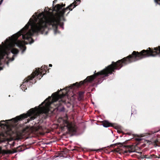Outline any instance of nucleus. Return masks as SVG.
Instances as JSON below:
<instances>
[{
  "instance_id": "f257e3e1",
  "label": "nucleus",
  "mask_w": 160,
  "mask_h": 160,
  "mask_svg": "<svg viewBox=\"0 0 160 160\" xmlns=\"http://www.w3.org/2000/svg\"><path fill=\"white\" fill-rule=\"evenodd\" d=\"M52 5L53 11L57 12L56 15L49 11L48 8H46L44 12H42L40 10L34 13L22 29L7 38L4 43L2 42V45L0 44V66L5 62L8 65L10 62L14 60L19 52L17 49L13 48L15 45L22 50V53L23 54L26 49L24 44H31L34 42L31 37L34 33L47 35L48 33L47 29L48 27L49 28H52L56 34L58 32L57 29L58 25L63 29V23L61 21H65L64 14L68 10L72 11L77 6L72 3L60 11L65 4H58L54 7L53 3ZM2 69V67L0 66V70Z\"/></svg>"
},
{
  "instance_id": "f03ea898",
  "label": "nucleus",
  "mask_w": 160,
  "mask_h": 160,
  "mask_svg": "<svg viewBox=\"0 0 160 160\" xmlns=\"http://www.w3.org/2000/svg\"><path fill=\"white\" fill-rule=\"evenodd\" d=\"M59 92L58 91L52 94L51 96L49 97L38 107L31 109L26 114H23L11 119L1 121L0 122V127L3 126L7 128L12 126L13 123H16L19 121L27 118V117H30L29 119H27L28 122V120L29 121L33 120L41 114L47 113L49 110L50 105L57 101L59 98L64 97L67 94L62 93L59 95Z\"/></svg>"
},
{
  "instance_id": "7ed1b4c3",
  "label": "nucleus",
  "mask_w": 160,
  "mask_h": 160,
  "mask_svg": "<svg viewBox=\"0 0 160 160\" xmlns=\"http://www.w3.org/2000/svg\"><path fill=\"white\" fill-rule=\"evenodd\" d=\"M129 58L128 56L122 59L119 60L116 62H112V64L106 67L105 68L100 71L96 73V71L94 72V74H95V77L99 75H104L105 77L108 76L109 74H111L112 72H114V70L119 69L123 66L130 63L128 61Z\"/></svg>"
},
{
  "instance_id": "20e7f679",
  "label": "nucleus",
  "mask_w": 160,
  "mask_h": 160,
  "mask_svg": "<svg viewBox=\"0 0 160 160\" xmlns=\"http://www.w3.org/2000/svg\"><path fill=\"white\" fill-rule=\"evenodd\" d=\"M46 68V69L48 68V67L47 66H45L44 65V66H42L41 69L39 68L38 70H36L34 72H33L32 74H31V76H28L27 78H26L24 79L25 81L23 82L22 84L20 86V88L22 89V90H23L25 91V90L27 89V88H25V87H24V86L25 85V84L29 80H31L32 78H34L35 76V75H38L39 74V72H40V71L41 70L43 69V68Z\"/></svg>"
},
{
  "instance_id": "39448f33",
  "label": "nucleus",
  "mask_w": 160,
  "mask_h": 160,
  "mask_svg": "<svg viewBox=\"0 0 160 160\" xmlns=\"http://www.w3.org/2000/svg\"><path fill=\"white\" fill-rule=\"evenodd\" d=\"M95 74H93L92 75L88 76L87 78L83 81H80L79 83L76 82L75 83H73L72 86L70 87H67L66 88L65 90H67L69 88H72L73 86L77 85V87H79L81 85H82L84 83H91L96 78Z\"/></svg>"
},
{
  "instance_id": "423d86ee",
  "label": "nucleus",
  "mask_w": 160,
  "mask_h": 160,
  "mask_svg": "<svg viewBox=\"0 0 160 160\" xmlns=\"http://www.w3.org/2000/svg\"><path fill=\"white\" fill-rule=\"evenodd\" d=\"M66 127L68 128V131L71 133L74 132L76 131V128L72 124L69 123L68 122H67Z\"/></svg>"
},
{
  "instance_id": "0eeeda50",
  "label": "nucleus",
  "mask_w": 160,
  "mask_h": 160,
  "mask_svg": "<svg viewBox=\"0 0 160 160\" xmlns=\"http://www.w3.org/2000/svg\"><path fill=\"white\" fill-rule=\"evenodd\" d=\"M102 125L104 127L108 128L111 126V124L108 121H105L103 123Z\"/></svg>"
},
{
  "instance_id": "6e6552de",
  "label": "nucleus",
  "mask_w": 160,
  "mask_h": 160,
  "mask_svg": "<svg viewBox=\"0 0 160 160\" xmlns=\"http://www.w3.org/2000/svg\"><path fill=\"white\" fill-rule=\"evenodd\" d=\"M127 147H128V148H130L131 149V150H128V152H129V153H130L132 152H135V151H132V146H128Z\"/></svg>"
},
{
  "instance_id": "1a4fd4ad",
  "label": "nucleus",
  "mask_w": 160,
  "mask_h": 160,
  "mask_svg": "<svg viewBox=\"0 0 160 160\" xmlns=\"http://www.w3.org/2000/svg\"><path fill=\"white\" fill-rule=\"evenodd\" d=\"M154 1L156 4L160 5V3L159 2H160V0H154Z\"/></svg>"
},
{
  "instance_id": "9d476101",
  "label": "nucleus",
  "mask_w": 160,
  "mask_h": 160,
  "mask_svg": "<svg viewBox=\"0 0 160 160\" xmlns=\"http://www.w3.org/2000/svg\"><path fill=\"white\" fill-rule=\"evenodd\" d=\"M153 156H154V155L152 154L147 157V158L151 159L153 157Z\"/></svg>"
},
{
  "instance_id": "9b49d317",
  "label": "nucleus",
  "mask_w": 160,
  "mask_h": 160,
  "mask_svg": "<svg viewBox=\"0 0 160 160\" xmlns=\"http://www.w3.org/2000/svg\"><path fill=\"white\" fill-rule=\"evenodd\" d=\"M142 139V138H135V140L136 141H139V142L141 141Z\"/></svg>"
},
{
  "instance_id": "f8f14e48",
  "label": "nucleus",
  "mask_w": 160,
  "mask_h": 160,
  "mask_svg": "<svg viewBox=\"0 0 160 160\" xmlns=\"http://www.w3.org/2000/svg\"><path fill=\"white\" fill-rule=\"evenodd\" d=\"M83 93V92H79V96L80 98H82V95Z\"/></svg>"
},
{
  "instance_id": "ddd939ff",
  "label": "nucleus",
  "mask_w": 160,
  "mask_h": 160,
  "mask_svg": "<svg viewBox=\"0 0 160 160\" xmlns=\"http://www.w3.org/2000/svg\"><path fill=\"white\" fill-rule=\"evenodd\" d=\"M158 142V140H154L153 142V143H156Z\"/></svg>"
},
{
  "instance_id": "4468645a",
  "label": "nucleus",
  "mask_w": 160,
  "mask_h": 160,
  "mask_svg": "<svg viewBox=\"0 0 160 160\" xmlns=\"http://www.w3.org/2000/svg\"><path fill=\"white\" fill-rule=\"evenodd\" d=\"M147 158V157H146V155H145V156L143 155L142 157V158Z\"/></svg>"
},
{
  "instance_id": "2eb2a0df",
  "label": "nucleus",
  "mask_w": 160,
  "mask_h": 160,
  "mask_svg": "<svg viewBox=\"0 0 160 160\" xmlns=\"http://www.w3.org/2000/svg\"><path fill=\"white\" fill-rule=\"evenodd\" d=\"M154 147H157V146H158V145H157V143H154Z\"/></svg>"
},
{
  "instance_id": "dca6fc26",
  "label": "nucleus",
  "mask_w": 160,
  "mask_h": 160,
  "mask_svg": "<svg viewBox=\"0 0 160 160\" xmlns=\"http://www.w3.org/2000/svg\"><path fill=\"white\" fill-rule=\"evenodd\" d=\"M153 157H154V158H158V157L157 156H156L155 155H154V156H153Z\"/></svg>"
},
{
  "instance_id": "f3484780",
  "label": "nucleus",
  "mask_w": 160,
  "mask_h": 160,
  "mask_svg": "<svg viewBox=\"0 0 160 160\" xmlns=\"http://www.w3.org/2000/svg\"><path fill=\"white\" fill-rule=\"evenodd\" d=\"M137 153L140 154V155H141L142 154V152H136Z\"/></svg>"
},
{
  "instance_id": "a211bd4d",
  "label": "nucleus",
  "mask_w": 160,
  "mask_h": 160,
  "mask_svg": "<svg viewBox=\"0 0 160 160\" xmlns=\"http://www.w3.org/2000/svg\"><path fill=\"white\" fill-rule=\"evenodd\" d=\"M3 0H1L0 1V5L2 4Z\"/></svg>"
},
{
  "instance_id": "6ab92c4d",
  "label": "nucleus",
  "mask_w": 160,
  "mask_h": 160,
  "mask_svg": "<svg viewBox=\"0 0 160 160\" xmlns=\"http://www.w3.org/2000/svg\"><path fill=\"white\" fill-rule=\"evenodd\" d=\"M146 141L148 142H148H151L149 140H146Z\"/></svg>"
},
{
  "instance_id": "aec40b11",
  "label": "nucleus",
  "mask_w": 160,
  "mask_h": 160,
  "mask_svg": "<svg viewBox=\"0 0 160 160\" xmlns=\"http://www.w3.org/2000/svg\"><path fill=\"white\" fill-rule=\"evenodd\" d=\"M124 152L125 153H128V150H126V151H124Z\"/></svg>"
},
{
  "instance_id": "412c9836",
  "label": "nucleus",
  "mask_w": 160,
  "mask_h": 160,
  "mask_svg": "<svg viewBox=\"0 0 160 160\" xmlns=\"http://www.w3.org/2000/svg\"><path fill=\"white\" fill-rule=\"evenodd\" d=\"M80 2V0H76V2Z\"/></svg>"
},
{
  "instance_id": "4be33fe9",
  "label": "nucleus",
  "mask_w": 160,
  "mask_h": 160,
  "mask_svg": "<svg viewBox=\"0 0 160 160\" xmlns=\"http://www.w3.org/2000/svg\"><path fill=\"white\" fill-rule=\"evenodd\" d=\"M49 65L50 67H52V65L51 64H49Z\"/></svg>"
},
{
  "instance_id": "5701e85b",
  "label": "nucleus",
  "mask_w": 160,
  "mask_h": 160,
  "mask_svg": "<svg viewBox=\"0 0 160 160\" xmlns=\"http://www.w3.org/2000/svg\"><path fill=\"white\" fill-rule=\"evenodd\" d=\"M2 151V149L1 147H0V152H1Z\"/></svg>"
},
{
  "instance_id": "b1692460",
  "label": "nucleus",
  "mask_w": 160,
  "mask_h": 160,
  "mask_svg": "<svg viewBox=\"0 0 160 160\" xmlns=\"http://www.w3.org/2000/svg\"><path fill=\"white\" fill-rule=\"evenodd\" d=\"M143 136H142V135H141V137H142Z\"/></svg>"
},
{
  "instance_id": "393cba45",
  "label": "nucleus",
  "mask_w": 160,
  "mask_h": 160,
  "mask_svg": "<svg viewBox=\"0 0 160 160\" xmlns=\"http://www.w3.org/2000/svg\"><path fill=\"white\" fill-rule=\"evenodd\" d=\"M17 152L16 151H15V152Z\"/></svg>"
},
{
  "instance_id": "a878e982",
  "label": "nucleus",
  "mask_w": 160,
  "mask_h": 160,
  "mask_svg": "<svg viewBox=\"0 0 160 160\" xmlns=\"http://www.w3.org/2000/svg\"><path fill=\"white\" fill-rule=\"evenodd\" d=\"M69 12H68L67 14H68L69 13Z\"/></svg>"
},
{
  "instance_id": "bb28decb",
  "label": "nucleus",
  "mask_w": 160,
  "mask_h": 160,
  "mask_svg": "<svg viewBox=\"0 0 160 160\" xmlns=\"http://www.w3.org/2000/svg\"><path fill=\"white\" fill-rule=\"evenodd\" d=\"M62 90V89H60V90Z\"/></svg>"
},
{
  "instance_id": "cd10ccee",
  "label": "nucleus",
  "mask_w": 160,
  "mask_h": 160,
  "mask_svg": "<svg viewBox=\"0 0 160 160\" xmlns=\"http://www.w3.org/2000/svg\"><path fill=\"white\" fill-rule=\"evenodd\" d=\"M92 104H94V102H92Z\"/></svg>"
},
{
  "instance_id": "c85d7f7f",
  "label": "nucleus",
  "mask_w": 160,
  "mask_h": 160,
  "mask_svg": "<svg viewBox=\"0 0 160 160\" xmlns=\"http://www.w3.org/2000/svg\"><path fill=\"white\" fill-rule=\"evenodd\" d=\"M158 158H160V157H158Z\"/></svg>"
}]
</instances>
